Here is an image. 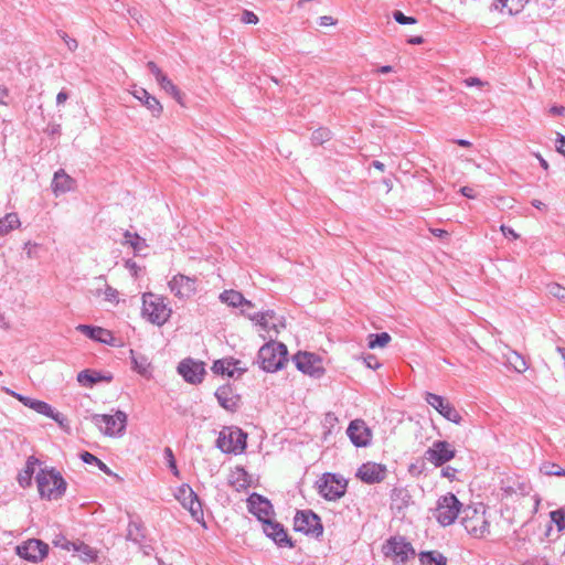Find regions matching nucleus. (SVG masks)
<instances>
[{
    "instance_id": "obj_1",
    "label": "nucleus",
    "mask_w": 565,
    "mask_h": 565,
    "mask_svg": "<svg viewBox=\"0 0 565 565\" xmlns=\"http://www.w3.org/2000/svg\"><path fill=\"white\" fill-rule=\"evenodd\" d=\"M40 497L46 500H57L66 491V481L55 469H42L35 477Z\"/></svg>"
},
{
    "instance_id": "obj_2",
    "label": "nucleus",
    "mask_w": 565,
    "mask_h": 565,
    "mask_svg": "<svg viewBox=\"0 0 565 565\" xmlns=\"http://www.w3.org/2000/svg\"><path fill=\"white\" fill-rule=\"evenodd\" d=\"M461 524L473 537H484L489 533V520L482 503L468 505L461 511Z\"/></svg>"
},
{
    "instance_id": "obj_3",
    "label": "nucleus",
    "mask_w": 565,
    "mask_h": 565,
    "mask_svg": "<svg viewBox=\"0 0 565 565\" xmlns=\"http://www.w3.org/2000/svg\"><path fill=\"white\" fill-rule=\"evenodd\" d=\"M287 348L279 342H268L258 351V364L266 372H276L287 362Z\"/></svg>"
},
{
    "instance_id": "obj_4",
    "label": "nucleus",
    "mask_w": 565,
    "mask_h": 565,
    "mask_svg": "<svg viewBox=\"0 0 565 565\" xmlns=\"http://www.w3.org/2000/svg\"><path fill=\"white\" fill-rule=\"evenodd\" d=\"M171 309L164 301V298L152 292H146L142 296V315L151 323L163 326L171 316Z\"/></svg>"
},
{
    "instance_id": "obj_5",
    "label": "nucleus",
    "mask_w": 565,
    "mask_h": 565,
    "mask_svg": "<svg viewBox=\"0 0 565 565\" xmlns=\"http://www.w3.org/2000/svg\"><path fill=\"white\" fill-rule=\"evenodd\" d=\"M92 423L105 436L121 437L126 431L127 414L119 409L114 415L95 414L92 416Z\"/></svg>"
},
{
    "instance_id": "obj_6",
    "label": "nucleus",
    "mask_w": 565,
    "mask_h": 565,
    "mask_svg": "<svg viewBox=\"0 0 565 565\" xmlns=\"http://www.w3.org/2000/svg\"><path fill=\"white\" fill-rule=\"evenodd\" d=\"M462 511V504L454 493L441 495L437 501L435 518L443 526L452 524Z\"/></svg>"
},
{
    "instance_id": "obj_7",
    "label": "nucleus",
    "mask_w": 565,
    "mask_h": 565,
    "mask_svg": "<svg viewBox=\"0 0 565 565\" xmlns=\"http://www.w3.org/2000/svg\"><path fill=\"white\" fill-rule=\"evenodd\" d=\"M247 435L239 428L221 431L216 446L225 454H241L246 448Z\"/></svg>"
},
{
    "instance_id": "obj_8",
    "label": "nucleus",
    "mask_w": 565,
    "mask_h": 565,
    "mask_svg": "<svg viewBox=\"0 0 565 565\" xmlns=\"http://www.w3.org/2000/svg\"><path fill=\"white\" fill-rule=\"evenodd\" d=\"M294 529L297 532L310 534L316 537L322 535L323 526L320 518L311 510L298 511L294 519Z\"/></svg>"
},
{
    "instance_id": "obj_9",
    "label": "nucleus",
    "mask_w": 565,
    "mask_h": 565,
    "mask_svg": "<svg viewBox=\"0 0 565 565\" xmlns=\"http://www.w3.org/2000/svg\"><path fill=\"white\" fill-rule=\"evenodd\" d=\"M456 456L455 448L445 440H436L425 451V459L431 462L435 467H441L446 462L450 461Z\"/></svg>"
},
{
    "instance_id": "obj_10",
    "label": "nucleus",
    "mask_w": 565,
    "mask_h": 565,
    "mask_svg": "<svg viewBox=\"0 0 565 565\" xmlns=\"http://www.w3.org/2000/svg\"><path fill=\"white\" fill-rule=\"evenodd\" d=\"M294 361L299 371L312 377L319 379L324 373L322 360L313 353L298 352Z\"/></svg>"
},
{
    "instance_id": "obj_11",
    "label": "nucleus",
    "mask_w": 565,
    "mask_h": 565,
    "mask_svg": "<svg viewBox=\"0 0 565 565\" xmlns=\"http://www.w3.org/2000/svg\"><path fill=\"white\" fill-rule=\"evenodd\" d=\"M49 553V545L41 540L31 539L17 546V554L32 563L43 561Z\"/></svg>"
},
{
    "instance_id": "obj_12",
    "label": "nucleus",
    "mask_w": 565,
    "mask_h": 565,
    "mask_svg": "<svg viewBox=\"0 0 565 565\" xmlns=\"http://www.w3.org/2000/svg\"><path fill=\"white\" fill-rule=\"evenodd\" d=\"M384 554L387 557H393L396 562L405 563L415 555V551L404 537H392L384 545Z\"/></svg>"
},
{
    "instance_id": "obj_13",
    "label": "nucleus",
    "mask_w": 565,
    "mask_h": 565,
    "mask_svg": "<svg viewBox=\"0 0 565 565\" xmlns=\"http://www.w3.org/2000/svg\"><path fill=\"white\" fill-rule=\"evenodd\" d=\"M345 483H342L335 475L324 473L318 481L319 493L327 500H337L345 492Z\"/></svg>"
},
{
    "instance_id": "obj_14",
    "label": "nucleus",
    "mask_w": 565,
    "mask_h": 565,
    "mask_svg": "<svg viewBox=\"0 0 565 565\" xmlns=\"http://www.w3.org/2000/svg\"><path fill=\"white\" fill-rule=\"evenodd\" d=\"M198 279L182 274H178L169 281L171 292L179 299H188L195 295Z\"/></svg>"
},
{
    "instance_id": "obj_15",
    "label": "nucleus",
    "mask_w": 565,
    "mask_h": 565,
    "mask_svg": "<svg viewBox=\"0 0 565 565\" xmlns=\"http://www.w3.org/2000/svg\"><path fill=\"white\" fill-rule=\"evenodd\" d=\"M175 498L182 504L183 508L189 510L193 519L199 521L203 518L202 504L196 495V493L192 490V488L188 484H183L178 489Z\"/></svg>"
},
{
    "instance_id": "obj_16",
    "label": "nucleus",
    "mask_w": 565,
    "mask_h": 565,
    "mask_svg": "<svg viewBox=\"0 0 565 565\" xmlns=\"http://www.w3.org/2000/svg\"><path fill=\"white\" fill-rule=\"evenodd\" d=\"M425 401L447 420L455 424L461 422L462 418L459 412L443 396L427 392L425 394Z\"/></svg>"
},
{
    "instance_id": "obj_17",
    "label": "nucleus",
    "mask_w": 565,
    "mask_h": 565,
    "mask_svg": "<svg viewBox=\"0 0 565 565\" xmlns=\"http://www.w3.org/2000/svg\"><path fill=\"white\" fill-rule=\"evenodd\" d=\"M348 437L355 447H367L372 440V431L364 420L354 419L347 429Z\"/></svg>"
},
{
    "instance_id": "obj_18",
    "label": "nucleus",
    "mask_w": 565,
    "mask_h": 565,
    "mask_svg": "<svg viewBox=\"0 0 565 565\" xmlns=\"http://www.w3.org/2000/svg\"><path fill=\"white\" fill-rule=\"evenodd\" d=\"M248 511L254 514L263 524L264 521H270L273 514V505L268 499L258 494L252 493L247 499Z\"/></svg>"
},
{
    "instance_id": "obj_19",
    "label": "nucleus",
    "mask_w": 565,
    "mask_h": 565,
    "mask_svg": "<svg viewBox=\"0 0 565 565\" xmlns=\"http://www.w3.org/2000/svg\"><path fill=\"white\" fill-rule=\"evenodd\" d=\"M263 531L266 534V536L271 539L278 546H280V547H282V546L292 547L294 546L286 530L284 529V526L280 523L275 522L273 520L264 521Z\"/></svg>"
},
{
    "instance_id": "obj_20",
    "label": "nucleus",
    "mask_w": 565,
    "mask_h": 565,
    "mask_svg": "<svg viewBox=\"0 0 565 565\" xmlns=\"http://www.w3.org/2000/svg\"><path fill=\"white\" fill-rule=\"evenodd\" d=\"M386 475L385 466L376 462L363 463L356 472V476L366 483L381 482Z\"/></svg>"
},
{
    "instance_id": "obj_21",
    "label": "nucleus",
    "mask_w": 565,
    "mask_h": 565,
    "mask_svg": "<svg viewBox=\"0 0 565 565\" xmlns=\"http://www.w3.org/2000/svg\"><path fill=\"white\" fill-rule=\"evenodd\" d=\"M179 373L183 379L192 384L202 382L204 375V367L201 363L192 360H183L178 366Z\"/></svg>"
},
{
    "instance_id": "obj_22",
    "label": "nucleus",
    "mask_w": 565,
    "mask_h": 565,
    "mask_svg": "<svg viewBox=\"0 0 565 565\" xmlns=\"http://www.w3.org/2000/svg\"><path fill=\"white\" fill-rule=\"evenodd\" d=\"M131 94L152 114L153 117H159L161 115L163 109L162 105L154 96L148 93L147 89L135 85Z\"/></svg>"
},
{
    "instance_id": "obj_23",
    "label": "nucleus",
    "mask_w": 565,
    "mask_h": 565,
    "mask_svg": "<svg viewBox=\"0 0 565 565\" xmlns=\"http://www.w3.org/2000/svg\"><path fill=\"white\" fill-rule=\"evenodd\" d=\"M74 186L75 180L70 177L63 169H60L54 173L52 180V190L56 196L74 190Z\"/></svg>"
},
{
    "instance_id": "obj_24",
    "label": "nucleus",
    "mask_w": 565,
    "mask_h": 565,
    "mask_svg": "<svg viewBox=\"0 0 565 565\" xmlns=\"http://www.w3.org/2000/svg\"><path fill=\"white\" fill-rule=\"evenodd\" d=\"M502 363L507 365L510 369H513L514 371L519 373H523L527 370V364L525 359L518 353L516 351L511 350L510 348H505L504 351L501 352V359Z\"/></svg>"
},
{
    "instance_id": "obj_25",
    "label": "nucleus",
    "mask_w": 565,
    "mask_h": 565,
    "mask_svg": "<svg viewBox=\"0 0 565 565\" xmlns=\"http://www.w3.org/2000/svg\"><path fill=\"white\" fill-rule=\"evenodd\" d=\"M247 318L256 326H258L263 331L268 332L271 329H277V317L273 310L247 313Z\"/></svg>"
},
{
    "instance_id": "obj_26",
    "label": "nucleus",
    "mask_w": 565,
    "mask_h": 565,
    "mask_svg": "<svg viewBox=\"0 0 565 565\" xmlns=\"http://www.w3.org/2000/svg\"><path fill=\"white\" fill-rule=\"evenodd\" d=\"M215 397L217 398L218 404L226 411L235 412L238 407L239 398L233 394L228 386L218 387L215 392Z\"/></svg>"
},
{
    "instance_id": "obj_27",
    "label": "nucleus",
    "mask_w": 565,
    "mask_h": 565,
    "mask_svg": "<svg viewBox=\"0 0 565 565\" xmlns=\"http://www.w3.org/2000/svg\"><path fill=\"white\" fill-rule=\"evenodd\" d=\"M130 359L134 371H136L141 376L147 379L151 376V363L146 355L139 354L134 350H130Z\"/></svg>"
},
{
    "instance_id": "obj_28",
    "label": "nucleus",
    "mask_w": 565,
    "mask_h": 565,
    "mask_svg": "<svg viewBox=\"0 0 565 565\" xmlns=\"http://www.w3.org/2000/svg\"><path fill=\"white\" fill-rule=\"evenodd\" d=\"M220 300L224 303H227L231 307H234V308L239 307V306H244L246 308L254 307V305L249 300H246L244 298V296L236 290H224L220 295Z\"/></svg>"
},
{
    "instance_id": "obj_29",
    "label": "nucleus",
    "mask_w": 565,
    "mask_h": 565,
    "mask_svg": "<svg viewBox=\"0 0 565 565\" xmlns=\"http://www.w3.org/2000/svg\"><path fill=\"white\" fill-rule=\"evenodd\" d=\"M77 330L79 332H82L83 334H85L86 337H88V338H90L93 340L103 342V343H107L108 339L111 338L110 332L108 330H106V329L100 328V327H93V326H88V324H79L77 327Z\"/></svg>"
},
{
    "instance_id": "obj_30",
    "label": "nucleus",
    "mask_w": 565,
    "mask_h": 565,
    "mask_svg": "<svg viewBox=\"0 0 565 565\" xmlns=\"http://www.w3.org/2000/svg\"><path fill=\"white\" fill-rule=\"evenodd\" d=\"M111 376L102 375L99 372L84 370L77 374V382L82 386L92 387L94 384L99 383L102 381L109 382Z\"/></svg>"
},
{
    "instance_id": "obj_31",
    "label": "nucleus",
    "mask_w": 565,
    "mask_h": 565,
    "mask_svg": "<svg viewBox=\"0 0 565 565\" xmlns=\"http://www.w3.org/2000/svg\"><path fill=\"white\" fill-rule=\"evenodd\" d=\"M30 408L39 414H42L49 418L54 419L57 423H61L63 419V415L61 413H56L51 405L43 401L33 399L30 405Z\"/></svg>"
},
{
    "instance_id": "obj_32",
    "label": "nucleus",
    "mask_w": 565,
    "mask_h": 565,
    "mask_svg": "<svg viewBox=\"0 0 565 565\" xmlns=\"http://www.w3.org/2000/svg\"><path fill=\"white\" fill-rule=\"evenodd\" d=\"M529 0H495L494 8L501 12L507 11L509 14H516L527 3Z\"/></svg>"
},
{
    "instance_id": "obj_33",
    "label": "nucleus",
    "mask_w": 565,
    "mask_h": 565,
    "mask_svg": "<svg viewBox=\"0 0 565 565\" xmlns=\"http://www.w3.org/2000/svg\"><path fill=\"white\" fill-rule=\"evenodd\" d=\"M420 565H447V558L438 551H427L419 554Z\"/></svg>"
},
{
    "instance_id": "obj_34",
    "label": "nucleus",
    "mask_w": 565,
    "mask_h": 565,
    "mask_svg": "<svg viewBox=\"0 0 565 565\" xmlns=\"http://www.w3.org/2000/svg\"><path fill=\"white\" fill-rule=\"evenodd\" d=\"M20 225V220L17 213H8L4 217L0 218V235L8 234L11 230Z\"/></svg>"
},
{
    "instance_id": "obj_35",
    "label": "nucleus",
    "mask_w": 565,
    "mask_h": 565,
    "mask_svg": "<svg viewBox=\"0 0 565 565\" xmlns=\"http://www.w3.org/2000/svg\"><path fill=\"white\" fill-rule=\"evenodd\" d=\"M124 243L130 245L136 254H139L145 247H147L146 239L141 238L138 234H131L127 231L124 234Z\"/></svg>"
},
{
    "instance_id": "obj_36",
    "label": "nucleus",
    "mask_w": 565,
    "mask_h": 565,
    "mask_svg": "<svg viewBox=\"0 0 565 565\" xmlns=\"http://www.w3.org/2000/svg\"><path fill=\"white\" fill-rule=\"evenodd\" d=\"M391 341V335L387 332L372 333L369 335V348H384Z\"/></svg>"
},
{
    "instance_id": "obj_37",
    "label": "nucleus",
    "mask_w": 565,
    "mask_h": 565,
    "mask_svg": "<svg viewBox=\"0 0 565 565\" xmlns=\"http://www.w3.org/2000/svg\"><path fill=\"white\" fill-rule=\"evenodd\" d=\"M35 462H38L36 459H34L33 457H30L28 459V462H26V468L25 470L19 475V483L21 487H28L30 486L31 483V479H32V475L34 472V465Z\"/></svg>"
},
{
    "instance_id": "obj_38",
    "label": "nucleus",
    "mask_w": 565,
    "mask_h": 565,
    "mask_svg": "<svg viewBox=\"0 0 565 565\" xmlns=\"http://www.w3.org/2000/svg\"><path fill=\"white\" fill-rule=\"evenodd\" d=\"M158 84L162 89L170 94L178 103H181L182 95L179 88L167 77L161 78Z\"/></svg>"
},
{
    "instance_id": "obj_39",
    "label": "nucleus",
    "mask_w": 565,
    "mask_h": 565,
    "mask_svg": "<svg viewBox=\"0 0 565 565\" xmlns=\"http://www.w3.org/2000/svg\"><path fill=\"white\" fill-rule=\"evenodd\" d=\"M540 471L545 476L565 477V470L561 468L558 465L550 461L543 462L540 467Z\"/></svg>"
},
{
    "instance_id": "obj_40",
    "label": "nucleus",
    "mask_w": 565,
    "mask_h": 565,
    "mask_svg": "<svg viewBox=\"0 0 565 565\" xmlns=\"http://www.w3.org/2000/svg\"><path fill=\"white\" fill-rule=\"evenodd\" d=\"M234 365L233 362L231 361H226V360H217L214 362L213 366H212V370L217 373V374H222V375H228V376H233L234 375V371L231 370V366Z\"/></svg>"
},
{
    "instance_id": "obj_41",
    "label": "nucleus",
    "mask_w": 565,
    "mask_h": 565,
    "mask_svg": "<svg viewBox=\"0 0 565 565\" xmlns=\"http://www.w3.org/2000/svg\"><path fill=\"white\" fill-rule=\"evenodd\" d=\"M552 522L559 532L565 530V505L550 513Z\"/></svg>"
},
{
    "instance_id": "obj_42",
    "label": "nucleus",
    "mask_w": 565,
    "mask_h": 565,
    "mask_svg": "<svg viewBox=\"0 0 565 565\" xmlns=\"http://www.w3.org/2000/svg\"><path fill=\"white\" fill-rule=\"evenodd\" d=\"M231 483L238 488H245L247 484V472L243 468H236L231 476Z\"/></svg>"
},
{
    "instance_id": "obj_43",
    "label": "nucleus",
    "mask_w": 565,
    "mask_h": 565,
    "mask_svg": "<svg viewBox=\"0 0 565 565\" xmlns=\"http://www.w3.org/2000/svg\"><path fill=\"white\" fill-rule=\"evenodd\" d=\"M331 138V131L328 128H319L312 132L311 141L315 145H322Z\"/></svg>"
},
{
    "instance_id": "obj_44",
    "label": "nucleus",
    "mask_w": 565,
    "mask_h": 565,
    "mask_svg": "<svg viewBox=\"0 0 565 565\" xmlns=\"http://www.w3.org/2000/svg\"><path fill=\"white\" fill-rule=\"evenodd\" d=\"M164 458H166L168 466L171 469L172 473L178 477L179 470H178L175 458H174V455H173L171 448L167 447L164 449Z\"/></svg>"
},
{
    "instance_id": "obj_45",
    "label": "nucleus",
    "mask_w": 565,
    "mask_h": 565,
    "mask_svg": "<svg viewBox=\"0 0 565 565\" xmlns=\"http://www.w3.org/2000/svg\"><path fill=\"white\" fill-rule=\"evenodd\" d=\"M547 290L551 296L565 300V287L554 282L547 286Z\"/></svg>"
},
{
    "instance_id": "obj_46",
    "label": "nucleus",
    "mask_w": 565,
    "mask_h": 565,
    "mask_svg": "<svg viewBox=\"0 0 565 565\" xmlns=\"http://www.w3.org/2000/svg\"><path fill=\"white\" fill-rule=\"evenodd\" d=\"M394 20L399 24H414L416 23V19L413 17L405 15L402 11H394L393 12Z\"/></svg>"
},
{
    "instance_id": "obj_47",
    "label": "nucleus",
    "mask_w": 565,
    "mask_h": 565,
    "mask_svg": "<svg viewBox=\"0 0 565 565\" xmlns=\"http://www.w3.org/2000/svg\"><path fill=\"white\" fill-rule=\"evenodd\" d=\"M463 84L468 87H478L479 89H482L486 86H489L488 82H484L480 79L479 77H467L463 79Z\"/></svg>"
},
{
    "instance_id": "obj_48",
    "label": "nucleus",
    "mask_w": 565,
    "mask_h": 565,
    "mask_svg": "<svg viewBox=\"0 0 565 565\" xmlns=\"http://www.w3.org/2000/svg\"><path fill=\"white\" fill-rule=\"evenodd\" d=\"M78 551L84 555L85 559L95 561L97 558V552L88 545L82 544Z\"/></svg>"
},
{
    "instance_id": "obj_49",
    "label": "nucleus",
    "mask_w": 565,
    "mask_h": 565,
    "mask_svg": "<svg viewBox=\"0 0 565 565\" xmlns=\"http://www.w3.org/2000/svg\"><path fill=\"white\" fill-rule=\"evenodd\" d=\"M104 297H105V300H107L109 302H113V303L118 302V291L110 286H106V288L104 290Z\"/></svg>"
},
{
    "instance_id": "obj_50",
    "label": "nucleus",
    "mask_w": 565,
    "mask_h": 565,
    "mask_svg": "<svg viewBox=\"0 0 565 565\" xmlns=\"http://www.w3.org/2000/svg\"><path fill=\"white\" fill-rule=\"evenodd\" d=\"M241 21L245 24H256L258 23V17L249 10H244Z\"/></svg>"
},
{
    "instance_id": "obj_51",
    "label": "nucleus",
    "mask_w": 565,
    "mask_h": 565,
    "mask_svg": "<svg viewBox=\"0 0 565 565\" xmlns=\"http://www.w3.org/2000/svg\"><path fill=\"white\" fill-rule=\"evenodd\" d=\"M147 67L153 74L157 82L166 76L154 62H148Z\"/></svg>"
},
{
    "instance_id": "obj_52",
    "label": "nucleus",
    "mask_w": 565,
    "mask_h": 565,
    "mask_svg": "<svg viewBox=\"0 0 565 565\" xmlns=\"http://www.w3.org/2000/svg\"><path fill=\"white\" fill-rule=\"evenodd\" d=\"M60 35L63 39V41L65 42V44H66V46L68 47L70 51H75L77 49L78 43H77V41L75 39L70 38L64 32H61Z\"/></svg>"
},
{
    "instance_id": "obj_53",
    "label": "nucleus",
    "mask_w": 565,
    "mask_h": 565,
    "mask_svg": "<svg viewBox=\"0 0 565 565\" xmlns=\"http://www.w3.org/2000/svg\"><path fill=\"white\" fill-rule=\"evenodd\" d=\"M81 458L85 463H88V465H93V463L97 465V462L99 461V459L96 456H94L93 454H90L88 451L82 452Z\"/></svg>"
},
{
    "instance_id": "obj_54",
    "label": "nucleus",
    "mask_w": 565,
    "mask_h": 565,
    "mask_svg": "<svg viewBox=\"0 0 565 565\" xmlns=\"http://www.w3.org/2000/svg\"><path fill=\"white\" fill-rule=\"evenodd\" d=\"M457 472L458 470L450 466H447L441 469V476L450 480H454L456 478Z\"/></svg>"
},
{
    "instance_id": "obj_55",
    "label": "nucleus",
    "mask_w": 565,
    "mask_h": 565,
    "mask_svg": "<svg viewBox=\"0 0 565 565\" xmlns=\"http://www.w3.org/2000/svg\"><path fill=\"white\" fill-rule=\"evenodd\" d=\"M10 95L8 88L0 86V105H8Z\"/></svg>"
},
{
    "instance_id": "obj_56",
    "label": "nucleus",
    "mask_w": 565,
    "mask_h": 565,
    "mask_svg": "<svg viewBox=\"0 0 565 565\" xmlns=\"http://www.w3.org/2000/svg\"><path fill=\"white\" fill-rule=\"evenodd\" d=\"M364 362H365L366 366L370 369L375 370V369L380 367V363L377 362V360L374 355H367L366 358H364Z\"/></svg>"
},
{
    "instance_id": "obj_57",
    "label": "nucleus",
    "mask_w": 565,
    "mask_h": 565,
    "mask_svg": "<svg viewBox=\"0 0 565 565\" xmlns=\"http://www.w3.org/2000/svg\"><path fill=\"white\" fill-rule=\"evenodd\" d=\"M500 230H501L502 234H503L505 237H511V238H513V239L519 238V234H516V233L514 232V230H512V228H511V227H509V226L502 225V226L500 227Z\"/></svg>"
},
{
    "instance_id": "obj_58",
    "label": "nucleus",
    "mask_w": 565,
    "mask_h": 565,
    "mask_svg": "<svg viewBox=\"0 0 565 565\" xmlns=\"http://www.w3.org/2000/svg\"><path fill=\"white\" fill-rule=\"evenodd\" d=\"M556 149L565 157V136L558 135L556 139Z\"/></svg>"
},
{
    "instance_id": "obj_59",
    "label": "nucleus",
    "mask_w": 565,
    "mask_h": 565,
    "mask_svg": "<svg viewBox=\"0 0 565 565\" xmlns=\"http://www.w3.org/2000/svg\"><path fill=\"white\" fill-rule=\"evenodd\" d=\"M12 395L20 401L24 406L30 407L33 398L12 392Z\"/></svg>"
},
{
    "instance_id": "obj_60",
    "label": "nucleus",
    "mask_w": 565,
    "mask_h": 565,
    "mask_svg": "<svg viewBox=\"0 0 565 565\" xmlns=\"http://www.w3.org/2000/svg\"><path fill=\"white\" fill-rule=\"evenodd\" d=\"M460 192L463 196L468 198V199H473L476 198V193H475V190L472 188H469V186H462L460 189Z\"/></svg>"
},
{
    "instance_id": "obj_61",
    "label": "nucleus",
    "mask_w": 565,
    "mask_h": 565,
    "mask_svg": "<svg viewBox=\"0 0 565 565\" xmlns=\"http://www.w3.org/2000/svg\"><path fill=\"white\" fill-rule=\"evenodd\" d=\"M319 23L322 26H328V25H332L334 23V21H333L332 17L323 15V17H320Z\"/></svg>"
},
{
    "instance_id": "obj_62",
    "label": "nucleus",
    "mask_w": 565,
    "mask_h": 565,
    "mask_svg": "<svg viewBox=\"0 0 565 565\" xmlns=\"http://www.w3.org/2000/svg\"><path fill=\"white\" fill-rule=\"evenodd\" d=\"M550 113L556 116H562L565 113V107L563 106H553L550 109Z\"/></svg>"
},
{
    "instance_id": "obj_63",
    "label": "nucleus",
    "mask_w": 565,
    "mask_h": 565,
    "mask_svg": "<svg viewBox=\"0 0 565 565\" xmlns=\"http://www.w3.org/2000/svg\"><path fill=\"white\" fill-rule=\"evenodd\" d=\"M0 328L3 330H8L10 328V322L7 317L0 313Z\"/></svg>"
},
{
    "instance_id": "obj_64",
    "label": "nucleus",
    "mask_w": 565,
    "mask_h": 565,
    "mask_svg": "<svg viewBox=\"0 0 565 565\" xmlns=\"http://www.w3.org/2000/svg\"><path fill=\"white\" fill-rule=\"evenodd\" d=\"M67 98H68V95H67V93H66V92H63V90H62V92H60V93L57 94V96H56V103H57V105H61V104L65 103Z\"/></svg>"
}]
</instances>
